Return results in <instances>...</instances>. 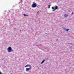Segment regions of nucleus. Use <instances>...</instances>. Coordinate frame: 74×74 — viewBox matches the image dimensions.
Here are the masks:
<instances>
[{"mask_svg":"<svg viewBox=\"0 0 74 74\" xmlns=\"http://www.w3.org/2000/svg\"><path fill=\"white\" fill-rule=\"evenodd\" d=\"M11 51H13V50L11 49V47H9L8 48V52H11Z\"/></svg>","mask_w":74,"mask_h":74,"instance_id":"f257e3e1","label":"nucleus"},{"mask_svg":"<svg viewBox=\"0 0 74 74\" xmlns=\"http://www.w3.org/2000/svg\"><path fill=\"white\" fill-rule=\"evenodd\" d=\"M37 6V4L36 3H34L32 5V7H33V8H34L36 7Z\"/></svg>","mask_w":74,"mask_h":74,"instance_id":"f03ea898","label":"nucleus"},{"mask_svg":"<svg viewBox=\"0 0 74 74\" xmlns=\"http://www.w3.org/2000/svg\"><path fill=\"white\" fill-rule=\"evenodd\" d=\"M32 69V67H29V68H26V71H29V70H31Z\"/></svg>","mask_w":74,"mask_h":74,"instance_id":"7ed1b4c3","label":"nucleus"},{"mask_svg":"<svg viewBox=\"0 0 74 74\" xmlns=\"http://www.w3.org/2000/svg\"><path fill=\"white\" fill-rule=\"evenodd\" d=\"M32 67L31 65H29V64H27L25 66V67Z\"/></svg>","mask_w":74,"mask_h":74,"instance_id":"20e7f679","label":"nucleus"},{"mask_svg":"<svg viewBox=\"0 0 74 74\" xmlns=\"http://www.w3.org/2000/svg\"><path fill=\"white\" fill-rule=\"evenodd\" d=\"M58 8V6H56L55 7V9L54 10H53L52 11H55V10H56Z\"/></svg>","mask_w":74,"mask_h":74,"instance_id":"39448f33","label":"nucleus"},{"mask_svg":"<svg viewBox=\"0 0 74 74\" xmlns=\"http://www.w3.org/2000/svg\"><path fill=\"white\" fill-rule=\"evenodd\" d=\"M64 17H65V18H67V16H69V15L67 14H65L64 15Z\"/></svg>","mask_w":74,"mask_h":74,"instance_id":"423d86ee","label":"nucleus"},{"mask_svg":"<svg viewBox=\"0 0 74 74\" xmlns=\"http://www.w3.org/2000/svg\"><path fill=\"white\" fill-rule=\"evenodd\" d=\"M45 60H44L41 62V64H42L43 63H44V62L45 61Z\"/></svg>","mask_w":74,"mask_h":74,"instance_id":"0eeeda50","label":"nucleus"},{"mask_svg":"<svg viewBox=\"0 0 74 74\" xmlns=\"http://www.w3.org/2000/svg\"><path fill=\"white\" fill-rule=\"evenodd\" d=\"M50 5H48V8H50Z\"/></svg>","mask_w":74,"mask_h":74,"instance_id":"6e6552de","label":"nucleus"},{"mask_svg":"<svg viewBox=\"0 0 74 74\" xmlns=\"http://www.w3.org/2000/svg\"><path fill=\"white\" fill-rule=\"evenodd\" d=\"M23 15H24V16H29V15L26 14H23Z\"/></svg>","mask_w":74,"mask_h":74,"instance_id":"1a4fd4ad","label":"nucleus"},{"mask_svg":"<svg viewBox=\"0 0 74 74\" xmlns=\"http://www.w3.org/2000/svg\"><path fill=\"white\" fill-rule=\"evenodd\" d=\"M65 30H66V31H69V29H65Z\"/></svg>","mask_w":74,"mask_h":74,"instance_id":"9d476101","label":"nucleus"},{"mask_svg":"<svg viewBox=\"0 0 74 74\" xmlns=\"http://www.w3.org/2000/svg\"><path fill=\"white\" fill-rule=\"evenodd\" d=\"M52 9H54V7H52Z\"/></svg>","mask_w":74,"mask_h":74,"instance_id":"9b49d317","label":"nucleus"},{"mask_svg":"<svg viewBox=\"0 0 74 74\" xmlns=\"http://www.w3.org/2000/svg\"><path fill=\"white\" fill-rule=\"evenodd\" d=\"M0 74H1V72L0 71Z\"/></svg>","mask_w":74,"mask_h":74,"instance_id":"f8f14e48","label":"nucleus"},{"mask_svg":"<svg viewBox=\"0 0 74 74\" xmlns=\"http://www.w3.org/2000/svg\"><path fill=\"white\" fill-rule=\"evenodd\" d=\"M72 14H73V12H72Z\"/></svg>","mask_w":74,"mask_h":74,"instance_id":"ddd939ff","label":"nucleus"},{"mask_svg":"<svg viewBox=\"0 0 74 74\" xmlns=\"http://www.w3.org/2000/svg\"><path fill=\"white\" fill-rule=\"evenodd\" d=\"M57 41H58V40H57Z\"/></svg>","mask_w":74,"mask_h":74,"instance_id":"4468645a","label":"nucleus"}]
</instances>
